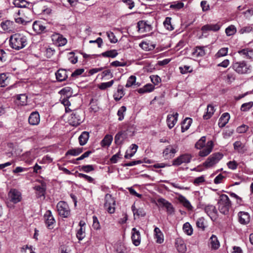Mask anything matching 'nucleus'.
I'll return each mask as SVG.
<instances>
[{
	"label": "nucleus",
	"mask_w": 253,
	"mask_h": 253,
	"mask_svg": "<svg viewBox=\"0 0 253 253\" xmlns=\"http://www.w3.org/2000/svg\"><path fill=\"white\" fill-rule=\"evenodd\" d=\"M10 46L16 50L24 48L27 43L26 37L20 34L12 35L9 40Z\"/></svg>",
	"instance_id": "f257e3e1"
},
{
	"label": "nucleus",
	"mask_w": 253,
	"mask_h": 253,
	"mask_svg": "<svg viewBox=\"0 0 253 253\" xmlns=\"http://www.w3.org/2000/svg\"><path fill=\"white\" fill-rule=\"evenodd\" d=\"M218 209L219 212L224 215H227L231 207V202L227 195L221 194L217 201Z\"/></svg>",
	"instance_id": "f03ea898"
},
{
	"label": "nucleus",
	"mask_w": 253,
	"mask_h": 253,
	"mask_svg": "<svg viewBox=\"0 0 253 253\" xmlns=\"http://www.w3.org/2000/svg\"><path fill=\"white\" fill-rule=\"evenodd\" d=\"M59 215L62 217L66 218L70 215V209L67 203L64 201L59 202L56 206Z\"/></svg>",
	"instance_id": "7ed1b4c3"
},
{
	"label": "nucleus",
	"mask_w": 253,
	"mask_h": 253,
	"mask_svg": "<svg viewBox=\"0 0 253 253\" xmlns=\"http://www.w3.org/2000/svg\"><path fill=\"white\" fill-rule=\"evenodd\" d=\"M222 157L223 155L220 153H213L203 163V166L206 168L212 167L218 163Z\"/></svg>",
	"instance_id": "20e7f679"
},
{
	"label": "nucleus",
	"mask_w": 253,
	"mask_h": 253,
	"mask_svg": "<svg viewBox=\"0 0 253 253\" xmlns=\"http://www.w3.org/2000/svg\"><path fill=\"white\" fill-rule=\"evenodd\" d=\"M232 67L237 73L241 74H248L251 71V67L244 61L235 62L233 64Z\"/></svg>",
	"instance_id": "39448f33"
},
{
	"label": "nucleus",
	"mask_w": 253,
	"mask_h": 253,
	"mask_svg": "<svg viewBox=\"0 0 253 253\" xmlns=\"http://www.w3.org/2000/svg\"><path fill=\"white\" fill-rule=\"evenodd\" d=\"M104 208L109 213H113L115 211L116 202L114 199L109 194L105 197Z\"/></svg>",
	"instance_id": "423d86ee"
},
{
	"label": "nucleus",
	"mask_w": 253,
	"mask_h": 253,
	"mask_svg": "<svg viewBox=\"0 0 253 253\" xmlns=\"http://www.w3.org/2000/svg\"><path fill=\"white\" fill-rule=\"evenodd\" d=\"M192 158V156L190 154H181L173 160L172 165L179 166L183 164H188L191 162Z\"/></svg>",
	"instance_id": "0eeeda50"
},
{
	"label": "nucleus",
	"mask_w": 253,
	"mask_h": 253,
	"mask_svg": "<svg viewBox=\"0 0 253 253\" xmlns=\"http://www.w3.org/2000/svg\"><path fill=\"white\" fill-rule=\"evenodd\" d=\"M82 114V112L80 110H76L73 112L70 115L69 118V124L73 126H77L79 125L82 122V118L81 115Z\"/></svg>",
	"instance_id": "6e6552de"
},
{
	"label": "nucleus",
	"mask_w": 253,
	"mask_h": 253,
	"mask_svg": "<svg viewBox=\"0 0 253 253\" xmlns=\"http://www.w3.org/2000/svg\"><path fill=\"white\" fill-rule=\"evenodd\" d=\"M178 151V147L175 145H169L167 146L163 152V156L165 159H170L174 156Z\"/></svg>",
	"instance_id": "1a4fd4ad"
},
{
	"label": "nucleus",
	"mask_w": 253,
	"mask_h": 253,
	"mask_svg": "<svg viewBox=\"0 0 253 253\" xmlns=\"http://www.w3.org/2000/svg\"><path fill=\"white\" fill-rule=\"evenodd\" d=\"M8 196L10 201L13 204H17L22 200L21 192L15 189L10 190Z\"/></svg>",
	"instance_id": "9d476101"
},
{
	"label": "nucleus",
	"mask_w": 253,
	"mask_h": 253,
	"mask_svg": "<svg viewBox=\"0 0 253 253\" xmlns=\"http://www.w3.org/2000/svg\"><path fill=\"white\" fill-rule=\"evenodd\" d=\"M138 31L139 33L149 32L152 30V27L148 21H140L137 23Z\"/></svg>",
	"instance_id": "9b49d317"
},
{
	"label": "nucleus",
	"mask_w": 253,
	"mask_h": 253,
	"mask_svg": "<svg viewBox=\"0 0 253 253\" xmlns=\"http://www.w3.org/2000/svg\"><path fill=\"white\" fill-rule=\"evenodd\" d=\"M222 23L218 22L215 24H209L204 25L201 28V30L203 32H207L208 31L217 32L219 31L222 27Z\"/></svg>",
	"instance_id": "f8f14e48"
},
{
	"label": "nucleus",
	"mask_w": 253,
	"mask_h": 253,
	"mask_svg": "<svg viewBox=\"0 0 253 253\" xmlns=\"http://www.w3.org/2000/svg\"><path fill=\"white\" fill-rule=\"evenodd\" d=\"M51 37L52 42L59 46H63L67 43L66 39L58 33L53 34Z\"/></svg>",
	"instance_id": "ddd939ff"
},
{
	"label": "nucleus",
	"mask_w": 253,
	"mask_h": 253,
	"mask_svg": "<svg viewBox=\"0 0 253 253\" xmlns=\"http://www.w3.org/2000/svg\"><path fill=\"white\" fill-rule=\"evenodd\" d=\"M44 219L47 227L49 229H52L53 225L55 223V219L50 211H47L45 212L44 215Z\"/></svg>",
	"instance_id": "4468645a"
},
{
	"label": "nucleus",
	"mask_w": 253,
	"mask_h": 253,
	"mask_svg": "<svg viewBox=\"0 0 253 253\" xmlns=\"http://www.w3.org/2000/svg\"><path fill=\"white\" fill-rule=\"evenodd\" d=\"M205 211L212 220L215 219L217 216V211L213 205H208L206 206Z\"/></svg>",
	"instance_id": "2eb2a0df"
},
{
	"label": "nucleus",
	"mask_w": 253,
	"mask_h": 253,
	"mask_svg": "<svg viewBox=\"0 0 253 253\" xmlns=\"http://www.w3.org/2000/svg\"><path fill=\"white\" fill-rule=\"evenodd\" d=\"M1 27L6 32H14L15 30V24L13 21L6 20L1 22Z\"/></svg>",
	"instance_id": "dca6fc26"
},
{
	"label": "nucleus",
	"mask_w": 253,
	"mask_h": 253,
	"mask_svg": "<svg viewBox=\"0 0 253 253\" xmlns=\"http://www.w3.org/2000/svg\"><path fill=\"white\" fill-rule=\"evenodd\" d=\"M213 146V142L211 141H208L205 148L199 152V156L201 157L208 156L211 152Z\"/></svg>",
	"instance_id": "f3484780"
},
{
	"label": "nucleus",
	"mask_w": 253,
	"mask_h": 253,
	"mask_svg": "<svg viewBox=\"0 0 253 253\" xmlns=\"http://www.w3.org/2000/svg\"><path fill=\"white\" fill-rule=\"evenodd\" d=\"M131 233L132 243L135 246H138L140 245L141 242L140 232L135 228H133L132 229Z\"/></svg>",
	"instance_id": "a211bd4d"
},
{
	"label": "nucleus",
	"mask_w": 253,
	"mask_h": 253,
	"mask_svg": "<svg viewBox=\"0 0 253 253\" xmlns=\"http://www.w3.org/2000/svg\"><path fill=\"white\" fill-rule=\"evenodd\" d=\"M29 123L31 125L35 126L39 124L40 121V117L38 112H32L28 119Z\"/></svg>",
	"instance_id": "6ab92c4d"
},
{
	"label": "nucleus",
	"mask_w": 253,
	"mask_h": 253,
	"mask_svg": "<svg viewBox=\"0 0 253 253\" xmlns=\"http://www.w3.org/2000/svg\"><path fill=\"white\" fill-rule=\"evenodd\" d=\"M178 201L189 211H193V207L191 205L189 201L184 196L179 194L177 198Z\"/></svg>",
	"instance_id": "aec40b11"
},
{
	"label": "nucleus",
	"mask_w": 253,
	"mask_h": 253,
	"mask_svg": "<svg viewBox=\"0 0 253 253\" xmlns=\"http://www.w3.org/2000/svg\"><path fill=\"white\" fill-rule=\"evenodd\" d=\"M34 31L38 34L46 32V28L40 21H35L33 24Z\"/></svg>",
	"instance_id": "412c9836"
},
{
	"label": "nucleus",
	"mask_w": 253,
	"mask_h": 253,
	"mask_svg": "<svg viewBox=\"0 0 253 253\" xmlns=\"http://www.w3.org/2000/svg\"><path fill=\"white\" fill-rule=\"evenodd\" d=\"M178 114L176 113L174 115H169L167 118V123L169 128H172L177 121Z\"/></svg>",
	"instance_id": "4be33fe9"
},
{
	"label": "nucleus",
	"mask_w": 253,
	"mask_h": 253,
	"mask_svg": "<svg viewBox=\"0 0 253 253\" xmlns=\"http://www.w3.org/2000/svg\"><path fill=\"white\" fill-rule=\"evenodd\" d=\"M239 221L242 224H247L250 222V216L249 213L245 211H240L238 213Z\"/></svg>",
	"instance_id": "5701e85b"
},
{
	"label": "nucleus",
	"mask_w": 253,
	"mask_h": 253,
	"mask_svg": "<svg viewBox=\"0 0 253 253\" xmlns=\"http://www.w3.org/2000/svg\"><path fill=\"white\" fill-rule=\"evenodd\" d=\"M206 46H197L192 52V55L196 57H203L206 54L205 48Z\"/></svg>",
	"instance_id": "b1692460"
},
{
	"label": "nucleus",
	"mask_w": 253,
	"mask_h": 253,
	"mask_svg": "<svg viewBox=\"0 0 253 253\" xmlns=\"http://www.w3.org/2000/svg\"><path fill=\"white\" fill-rule=\"evenodd\" d=\"M56 79L59 82H62L68 78L67 71L64 69H59L55 74Z\"/></svg>",
	"instance_id": "393cba45"
},
{
	"label": "nucleus",
	"mask_w": 253,
	"mask_h": 253,
	"mask_svg": "<svg viewBox=\"0 0 253 253\" xmlns=\"http://www.w3.org/2000/svg\"><path fill=\"white\" fill-rule=\"evenodd\" d=\"M230 119V115L228 113H223L219 118L218 126L223 127L228 123Z\"/></svg>",
	"instance_id": "a878e982"
},
{
	"label": "nucleus",
	"mask_w": 253,
	"mask_h": 253,
	"mask_svg": "<svg viewBox=\"0 0 253 253\" xmlns=\"http://www.w3.org/2000/svg\"><path fill=\"white\" fill-rule=\"evenodd\" d=\"M113 140V136L111 135L107 134L101 140L100 145L102 147H108Z\"/></svg>",
	"instance_id": "bb28decb"
},
{
	"label": "nucleus",
	"mask_w": 253,
	"mask_h": 253,
	"mask_svg": "<svg viewBox=\"0 0 253 253\" xmlns=\"http://www.w3.org/2000/svg\"><path fill=\"white\" fill-rule=\"evenodd\" d=\"M154 85L151 84H147L142 87L139 88L137 91L139 93L143 94L152 92L154 89Z\"/></svg>",
	"instance_id": "cd10ccee"
},
{
	"label": "nucleus",
	"mask_w": 253,
	"mask_h": 253,
	"mask_svg": "<svg viewBox=\"0 0 253 253\" xmlns=\"http://www.w3.org/2000/svg\"><path fill=\"white\" fill-rule=\"evenodd\" d=\"M210 245L212 249L217 250L219 247V242L217 237L214 235H212L210 239Z\"/></svg>",
	"instance_id": "c85d7f7f"
},
{
	"label": "nucleus",
	"mask_w": 253,
	"mask_h": 253,
	"mask_svg": "<svg viewBox=\"0 0 253 253\" xmlns=\"http://www.w3.org/2000/svg\"><path fill=\"white\" fill-rule=\"evenodd\" d=\"M126 137V131H120L115 136V142L116 144H122L123 141Z\"/></svg>",
	"instance_id": "c756f323"
},
{
	"label": "nucleus",
	"mask_w": 253,
	"mask_h": 253,
	"mask_svg": "<svg viewBox=\"0 0 253 253\" xmlns=\"http://www.w3.org/2000/svg\"><path fill=\"white\" fill-rule=\"evenodd\" d=\"M129 149L130 152L128 153L127 151L125 154V158L126 159H130L134 155L138 149V146L135 144H132L130 145Z\"/></svg>",
	"instance_id": "7c9ffc66"
},
{
	"label": "nucleus",
	"mask_w": 253,
	"mask_h": 253,
	"mask_svg": "<svg viewBox=\"0 0 253 253\" xmlns=\"http://www.w3.org/2000/svg\"><path fill=\"white\" fill-rule=\"evenodd\" d=\"M89 134L87 131H83L79 137L80 144L82 146L85 145L89 138Z\"/></svg>",
	"instance_id": "2f4dec72"
},
{
	"label": "nucleus",
	"mask_w": 253,
	"mask_h": 253,
	"mask_svg": "<svg viewBox=\"0 0 253 253\" xmlns=\"http://www.w3.org/2000/svg\"><path fill=\"white\" fill-rule=\"evenodd\" d=\"M207 110L206 113L203 115V118L205 120H208L211 118L215 111L214 108L211 104L208 105Z\"/></svg>",
	"instance_id": "473e14b6"
},
{
	"label": "nucleus",
	"mask_w": 253,
	"mask_h": 253,
	"mask_svg": "<svg viewBox=\"0 0 253 253\" xmlns=\"http://www.w3.org/2000/svg\"><path fill=\"white\" fill-rule=\"evenodd\" d=\"M154 234L157 243L161 244L164 242L163 234L158 227L155 228Z\"/></svg>",
	"instance_id": "72a5a7b5"
},
{
	"label": "nucleus",
	"mask_w": 253,
	"mask_h": 253,
	"mask_svg": "<svg viewBox=\"0 0 253 253\" xmlns=\"http://www.w3.org/2000/svg\"><path fill=\"white\" fill-rule=\"evenodd\" d=\"M125 95L123 87L118 85L117 91L114 94V98L116 101L120 100Z\"/></svg>",
	"instance_id": "f704fd0d"
},
{
	"label": "nucleus",
	"mask_w": 253,
	"mask_h": 253,
	"mask_svg": "<svg viewBox=\"0 0 253 253\" xmlns=\"http://www.w3.org/2000/svg\"><path fill=\"white\" fill-rule=\"evenodd\" d=\"M192 123V119L190 118H186V119H185L181 125V131L183 132L186 130H188L189 127L190 126Z\"/></svg>",
	"instance_id": "c9c22d12"
},
{
	"label": "nucleus",
	"mask_w": 253,
	"mask_h": 253,
	"mask_svg": "<svg viewBox=\"0 0 253 253\" xmlns=\"http://www.w3.org/2000/svg\"><path fill=\"white\" fill-rule=\"evenodd\" d=\"M176 247L179 253H184L186 251V245L181 240H176Z\"/></svg>",
	"instance_id": "e433bc0d"
},
{
	"label": "nucleus",
	"mask_w": 253,
	"mask_h": 253,
	"mask_svg": "<svg viewBox=\"0 0 253 253\" xmlns=\"http://www.w3.org/2000/svg\"><path fill=\"white\" fill-rule=\"evenodd\" d=\"M131 209L134 216H136L137 217H139L145 215V212L142 208L136 209L133 205L131 207Z\"/></svg>",
	"instance_id": "4c0bfd02"
},
{
	"label": "nucleus",
	"mask_w": 253,
	"mask_h": 253,
	"mask_svg": "<svg viewBox=\"0 0 253 253\" xmlns=\"http://www.w3.org/2000/svg\"><path fill=\"white\" fill-rule=\"evenodd\" d=\"M139 46L145 51H150L154 49L155 45L153 44H149L146 42H142L139 43Z\"/></svg>",
	"instance_id": "58836bf2"
},
{
	"label": "nucleus",
	"mask_w": 253,
	"mask_h": 253,
	"mask_svg": "<svg viewBox=\"0 0 253 253\" xmlns=\"http://www.w3.org/2000/svg\"><path fill=\"white\" fill-rule=\"evenodd\" d=\"M118 54V53L117 52V51L116 50L113 49L107 50L105 52H102L101 54V55L104 57L114 58L117 56Z\"/></svg>",
	"instance_id": "ea45409f"
},
{
	"label": "nucleus",
	"mask_w": 253,
	"mask_h": 253,
	"mask_svg": "<svg viewBox=\"0 0 253 253\" xmlns=\"http://www.w3.org/2000/svg\"><path fill=\"white\" fill-rule=\"evenodd\" d=\"M83 151V148H77L75 149H72L69 150L66 153V156L67 155H72V156H78L80 154H81Z\"/></svg>",
	"instance_id": "a19ab883"
},
{
	"label": "nucleus",
	"mask_w": 253,
	"mask_h": 253,
	"mask_svg": "<svg viewBox=\"0 0 253 253\" xmlns=\"http://www.w3.org/2000/svg\"><path fill=\"white\" fill-rule=\"evenodd\" d=\"M34 189L36 191V194L38 197L44 196L45 193V188L42 185H38L34 187Z\"/></svg>",
	"instance_id": "79ce46f5"
},
{
	"label": "nucleus",
	"mask_w": 253,
	"mask_h": 253,
	"mask_svg": "<svg viewBox=\"0 0 253 253\" xmlns=\"http://www.w3.org/2000/svg\"><path fill=\"white\" fill-rule=\"evenodd\" d=\"M234 148L235 150L237 151L239 153H243L245 151L244 144L239 141H237L234 142Z\"/></svg>",
	"instance_id": "37998d69"
},
{
	"label": "nucleus",
	"mask_w": 253,
	"mask_h": 253,
	"mask_svg": "<svg viewBox=\"0 0 253 253\" xmlns=\"http://www.w3.org/2000/svg\"><path fill=\"white\" fill-rule=\"evenodd\" d=\"M184 232L188 235H191L193 233V229L189 222H186L183 225Z\"/></svg>",
	"instance_id": "c03bdc74"
},
{
	"label": "nucleus",
	"mask_w": 253,
	"mask_h": 253,
	"mask_svg": "<svg viewBox=\"0 0 253 253\" xmlns=\"http://www.w3.org/2000/svg\"><path fill=\"white\" fill-rule=\"evenodd\" d=\"M237 31L236 28L234 25H231L225 29V33L227 36L234 35Z\"/></svg>",
	"instance_id": "a18cd8bd"
},
{
	"label": "nucleus",
	"mask_w": 253,
	"mask_h": 253,
	"mask_svg": "<svg viewBox=\"0 0 253 253\" xmlns=\"http://www.w3.org/2000/svg\"><path fill=\"white\" fill-rule=\"evenodd\" d=\"M80 171H83L85 172H89L94 170V167L92 165H84L79 167Z\"/></svg>",
	"instance_id": "49530a36"
},
{
	"label": "nucleus",
	"mask_w": 253,
	"mask_h": 253,
	"mask_svg": "<svg viewBox=\"0 0 253 253\" xmlns=\"http://www.w3.org/2000/svg\"><path fill=\"white\" fill-rule=\"evenodd\" d=\"M228 51V48L227 47L221 48L215 54V57L216 58H218L221 57L225 56L227 54Z\"/></svg>",
	"instance_id": "de8ad7c7"
},
{
	"label": "nucleus",
	"mask_w": 253,
	"mask_h": 253,
	"mask_svg": "<svg viewBox=\"0 0 253 253\" xmlns=\"http://www.w3.org/2000/svg\"><path fill=\"white\" fill-rule=\"evenodd\" d=\"M196 225L198 228H201L202 230H204L206 228L205 218L203 217L199 218L196 221Z\"/></svg>",
	"instance_id": "09e8293b"
},
{
	"label": "nucleus",
	"mask_w": 253,
	"mask_h": 253,
	"mask_svg": "<svg viewBox=\"0 0 253 253\" xmlns=\"http://www.w3.org/2000/svg\"><path fill=\"white\" fill-rule=\"evenodd\" d=\"M171 18L167 17L164 21V25L165 27L168 30L171 31L173 29V27L171 24Z\"/></svg>",
	"instance_id": "8fccbe9b"
},
{
	"label": "nucleus",
	"mask_w": 253,
	"mask_h": 253,
	"mask_svg": "<svg viewBox=\"0 0 253 253\" xmlns=\"http://www.w3.org/2000/svg\"><path fill=\"white\" fill-rule=\"evenodd\" d=\"M114 83V80H111L108 82L102 83L99 84L98 87L101 90H105L106 88L112 86Z\"/></svg>",
	"instance_id": "3c124183"
},
{
	"label": "nucleus",
	"mask_w": 253,
	"mask_h": 253,
	"mask_svg": "<svg viewBox=\"0 0 253 253\" xmlns=\"http://www.w3.org/2000/svg\"><path fill=\"white\" fill-rule=\"evenodd\" d=\"M253 31V28L251 25H248L242 27L239 30L240 34H248Z\"/></svg>",
	"instance_id": "603ef678"
},
{
	"label": "nucleus",
	"mask_w": 253,
	"mask_h": 253,
	"mask_svg": "<svg viewBox=\"0 0 253 253\" xmlns=\"http://www.w3.org/2000/svg\"><path fill=\"white\" fill-rule=\"evenodd\" d=\"M85 230L83 226H81L76 233L77 238L81 241L85 237Z\"/></svg>",
	"instance_id": "864d4df0"
},
{
	"label": "nucleus",
	"mask_w": 253,
	"mask_h": 253,
	"mask_svg": "<svg viewBox=\"0 0 253 253\" xmlns=\"http://www.w3.org/2000/svg\"><path fill=\"white\" fill-rule=\"evenodd\" d=\"M126 108L125 106H122L118 111L117 115L119 116L118 120L122 121L124 118V113L126 112Z\"/></svg>",
	"instance_id": "5fc2aeb1"
},
{
	"label": "nucleus",
	"mask_w": 253,
	"mask_h": 253,
	"mask_svg": "<svg viewBox=\"0 0 253 253\" xmlns=\"http://www.w3.org/2000/svg\"><path fill=\"white\" fill-rule=\"evenodd\" d=\"M136 78L135 76L133 75L130 76L127 80V82L126 84V87H129L132 85L135 84L136 82Z\"/></svg>",
	"instance_id": "6e6d98bb"
},
{
	"label": "nucleus",
	"mask_w": 253,
	"mask_h": 253,
	"mask_svg": "<svg viewBox=\"0 0 253 253\" xmlns=\"http://www.w3.org/2000/svg\"><path fill=\"white\" fill-rule=\"evenodd\" d=\"M184 6V3L181 1H175L173 2L170 6V7L172 9L175 10H178Z\"/></svg>",
	"instance_id": "4d7b16f0"
},
{
	"label": "nucleus",
	"mask_w": 253,
	"mask_h": 253,
	"mask_svg": "<svg viewBox=\"0 0 253 253\" xmlns=\"http://www.w3.org/2000/svg\"><path fill=\"white\" fill-rule=\"evenodd\" d=\"M253 106V102L251 101L247 103H244L241 107V110L242 111L246 112L249 110Z\"/></svg>",
	"instance_id": "13d9d810"
},
{
	"label": "nucleus",
	"mask_w": 253,
	"mask_h": 253,
	"mask_svg": "<svg viewBox=\"0 0 253 253\" xmlns=\"http://www.w3.org/2000/svg\"><path fill=\"white\" fill-rule=\"evenodd\" d=\"M13 4L18 7H25L27 2L25 0H14Z\"/></svg>",
	"instance_id": "bf43d9fd"
},
{
	"label": "nucleus",
	"mask_w": 253,
	"mask_h": 253,
	"mask_svg": "<svg viewBox=\"0 0 253 253\" xmlns=\"http://www.w3.org/2000/svg\"><path fill=\"white\" fill-rule=\"evenodd\" d=\"M205 141L206 137L205 136L202 137L201 139L195 144V147L199 149L202 148L205 145Z\"/></svg>",
	"instance_id": "052dcab7"
},
{
	"label": "nucleus",
	"mask_w": 253,
	"mask_h": 253,
	"mask_svg": "<svg viewBox=\"0 0 253 253\" xmlns=\"http://www.w3.org/2000/svg\"><path fill=\"white\" fill-rule=\"evenodd\" d=\"M93 219V224H92V227L95 230H99L100 229V223L99 222V220L98 219V218L94 215L92 217Z\"/></svg>",
	"instance_id": "680f3d73"
},
{
	"label": "nucleus",
	"mask_w": 253,
	"mask_h": 253,
	"mask_svg": "<svg viewBox=\"0 0 253 253\" xmlns=\"http://www.w3.org/2000/svg\"><path fill=\"white\" fill-rule=\"evenodd\" d=\"M229 194L231 197L234 198L236 200L237 204L238 205H241L243 204V200L242 198L238 196L237 194L233 192H229Z\"/></svg>",
	"instance_id": "e2e57ef3"
},
{
	"label": "nucleus",
	"mask_w": 253,
	"mask_h": 253,
	"mask_svg": "<svg viewBox=\"0 0 253 253\" xmlns=\"http://www.w3.org/2000/svg\"><path fill=\"white\" fill-rule=\"evenodd\" d=\"M78 175H79V177L84 178L85 180L87 181L88 182L93 183H95L94 179L92 177H91L90 176H88L86 174L81 173H79Z\"/></svg>",
	"instance_id": "0e129e2a"
},
{
	"label": "nucleus",
	"mask_w": 253,
	"mask_h": 253,
	"mask_svg": "<svg viewBox=\"0 0 253 253\" xmlns=\"http://www.w3.org/2000/svg\"><path fill=\"white\" fill-rule=\"evenodd\" d=\"M27 98V96L25 95V94H20L18 95L17 97V99L20 101L19 104L21 105H24L26 104Z\"/></svg>",
	"instance_id": "69168bd1"
},
{
	"label": "nucleus",
	"mask_w": 253,
	"mask_h": 253,
	"mask_svg": "<svg viewBox=\"0 0 253 253\" xmlns=\"http://www.w3.org/2000/svg\"><path fill=\"white\" fill-rule=\"evenodd\" d=\"M52 161V159L48 155L44 156L42 160L39 161L40 164H49Z\"/></svg>",
	"instance_id": "338daca9"
},
{
	"label": "nucleus",
	"mask_w": 253,
	"mask_h": 253,
	"mask_svg": "<svg viewBox=\"0 0 253 253\" xmlns=\"http://www.w3.org/2000/svg\"><path fill=\"white\" fill-rule=\"evenodd\" d=\"M21 253H35V252L33 250L32 246L29 247L28 245H26L22 248Z\"/></svg>",
	"instance_id": "774afa93"
}]
</instances>
